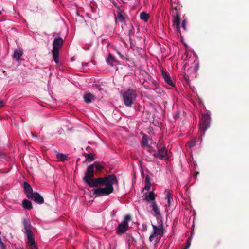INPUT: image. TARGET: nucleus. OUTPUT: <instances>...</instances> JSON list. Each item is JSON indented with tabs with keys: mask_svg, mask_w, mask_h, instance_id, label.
<instances>
[{
	"mask_svg": "<svg viewBox=\"0 0 249 249\" xmlns=\"http://www.w3.org/2000/svg\"><path fill=\"white\" fill-rule=\"evenodd\" d=\"M94 164L89 165L86 171L83 180L90 187H96L99 185H105V187H98L93 190V193L96 197L107 196L111 194L114 190L113 185H118V181L114 174L107 175L104 177L93 178Z\"/></svg>",
	"mask_w": 249,
	"mask_h": 249,
	"instance_id": "f257e3e1",
	"label": "nucleus"
},
{
	"mask_svg": "<svg viewBox=\"0 0 249 249\" xmlns=\"http://www.w3.org/2000/svg\"><path fill=\"white\" fill-rule=\"evenodd\" d=\"M137 96L136 90L133 89H128L124 92L123 95L124 104L127 107H131L135 101Z\"/></svg>",
	"mask_w": 249,
	"mask_h": 249,
	"instance_id": "f03ea898",
	"label": "nucleus"
},
{
	"mask_svg": "<svg viewBox=\"0 0 249 249\" xmlns=\"http://www.w3.org/2000/svg\"><path fill=\"white\" fill-rule=\"evenodd\" d=\"M23 225L24 226V229L25 230V232L27 235L28 240L30 244V245H34L35 242V239L33 236V233L31 231L32 226L31 225L30 219H24L23 220Z\"/></svg>",
	"mask_w": 249,
	"mask_h": 249,
	"instance_id": "7ed1b4c3",
	"label": "nucleus"
},
{
	"mask_svg": "<svg viewBox=\"0 0 249 249\" xmlns=\"http://www.w3.org/2000/svg\"><path fill=\"white\" fill-rule=\"evenodd\" d=\"M210 116L208 114H202L199 124V129L201 135H204L205 131L209 127L210 125Z\"/></svg>",
	"mask_w": 249,
	"mask_h": 249,
	"instance_id": "20e7f679",
	"label": "nucleus"
},
{
	"mask_svg": "<svg viewBox=\"0 0 249 249\" xmlns=\"http://www.w3.org/2000/svg\"><path fill=\"white\" fill-rule=\"evenodd\" d=\"M173 25L176 28L178 32L180 33V14L179 13L177 7H176L172 11Z\"/></svg>",
	"mask_w": 249,
	"mask_h": 249,
	"instance_id": "39448f33",
	"label": "nucleus"
},
{
	"mask_svg": "<svg viewBox=\"0 0 249 249\" xmlns=\"http://www.w3.org/2000/svg\"><path fill=\"white\" fill-rule=\"evenodd\" d=\"M158 151L155 152L153 154V156L159 159H167L168 157L167 156L168 151L165 147H162L161 148H158Z\"/></svg>",
	"mask_w": 249,
	"mask_h": 249,
	"instance_id": "423d86ee",
	"label": "nucleus"
},
{
	"mask_svg": "<svg viewBox=\"0 0 249 249\" xmlns=\"http://www.w3.org/2000/svg\"><path fill=\"white\" fill-rule=\"evenodd\" d=\"M152 225L153 229V232L149 237V241L152 242L154 240V238H155V241H157L159 240L157 237V236L158 235H160V236H161L163 234V229L159 228L154 225L152 224Z\"/></svg>",
	"mask_w": 249,
	"mask_h": 249,
	"instance_id": "0eeeda50",
	"label": "nucleus"
},
{
	"mask_svg": "<svg viewBox=\"0 0 249 249\" xmlns=\"http://www.w3.org/2000/svg\"><path fill=\"white\" fill-rule=\"evenodd\" d=\"M31 197L29 199L34 200L36 203L39 204H42L44 202L43 197L37 192H34Z\"/></svg>",
	"mask_w": 249,
	"mask_h": 249,
	"instance_id": "6e6552de",
	"label": "nucleus"
},
{
	"mask_svg": "<svg viewBox=\"0 0 249 249\" xmlns=\"http://www.w3.org/2000/svg\"><path fill=\"white\" fill-rule=\"evenodd\" d=\"M128 229V224L121 222L119 224L116 229V233L120 234L124 233Z\"/></svg>",
	"mask_w": 249,
	"mask_h": 249,
	"instance_id": "1a4fd4ad",
	"label": "nucleus"
},
{
	"mask_svg": "<svg viewBox=\"0 0 249 249\" xmlns=\"http://www.w3.org/2000/svg\"><path fill=\"white\" fill-rule=\"evenodd\" d=\"M24 190L25 193L26 194L27 197L28 198H32L31 196L34 193L33 191V189L31 185L27 182H24Z\"/></svg>",
	"mask_w": 249,
	"mask_h": 249,
	"instance_id": "9d476101",
	"label": "nucleus"
},
{
	"mask_svg": "<svg viewBox=\"0 0 249 249\" xmlns=\"http://www.w3.org/2000/svg\"><path fill=\"white\" fill-rule=\"evenodd\" d=\"M162 76L163 78L164 79L165 82L168 84L169 85L174 87L175 85L173 83L171 78L169 75V74L166 71L162 70Z\"/></svg>",
	"mask_w": 249,
	"mask_h": 249,
	"instance_id": "9b49d317",
	"label": "nucleus"
},
{
	"mask_svg": "<svg viewBox=\"0 0 249 249\" xmlns=\"http://www.w3.org/2000/svg\"><path fill=\"white\" fill-rule=\"evenodd\" d=\"M63 40L62 38L58 37L55 38L53 41V49L59 50L62 46Z\"/></svg>",
	"mask_w": 249,
	"mask_h": 249,
	"instance_id": "f8f14e48",
	"label": "nucleus"
},
{
	"mask_svg": "<svg viewBox=\"0 0 249 249\" xmlns=\"http://www.w3.org/2000/svg\"><path fill=\"white\" fill-rule=\"evenodd\" d=\"M83 99L86 103L89 104L95 100V96L93 94L88 92L84 95Z\"/></svg>",
	"mask_w": 249,
	"mask_h": 249,
	"instance_id": "ddd939ff",
	"label": "nucleus"
},
{
	"mask_svg": "<svg viewBox=\"0 0 249 249\" xmlns=\"http://www.w3.org/2000/svg\"><path fill=\"white\" fill-rule=\"evenodd\" d=\"M165 199L167 201L168 206L171 207L172 204V202H173V198L172 197V193L170 191H166V197Z\"/></svg>",
	"mask_w": 249,
	"mask_h": 249,
	"instance_id": "4468645a",
	"label": "nucleus"
},
{
	"mask_svg": "<svg viewBox=\"0 0 249 249\" xmlns=\"http://www.w3.org/2000/svg\"><path fill=\"white\" fill-rule=\"evenodd\" d=\"M23 51L21 50H15L14 52V58L18 61L20 57L23 55Z\"/></svg>",
	"mask_w": 249,
	"mask_h": 249,
	"instance_id": "2eb2a0df",
	"label": "nucleus"
},
{
	"mask_svg": "<svg viewBox=\"0 0 249 249\" xmlns=\"http://www.w3.org/2000/svg\"><path fill=\"white\" fill-rule=\"evenodd\" d=\"M23 207L27 210H30L33 208V206L31 202L27 199H24L22 201Z\"/></svg>",
	"mask_w": 249,
	"mask_h": 249,
	"instance_id": "dca6fc26",
	"label": "nucleus"
},
{
	"mask_svg": "<svg viewBox=\"0 0 249 249\" xmlns=\"http://www.w3.org/2000/svg\"><path fill=\"white\" fill-rule=\"evenodd\" d=\"M53 57L56 63H57L59 61V50L53 49L52 50Z\"/></svg>",
	"mask_w": 249,
	"mask_h": 249,
	"instance_id": "f3484780",
	"label": "nucleus"
},
{
	"mask_svg": "<svg viewBox=\"0 0 249 249\" xmlns=\"http://www.w3.org/2000/svg\"><path fill=\"white\" fill-rule=\"evenodd\" d=\"M155 199V195L153 191L150 192L149 194L145 197L144 200L147 201H153Z\"/></svg>",
	"mask_w": 249,
	"mask_h": 249,
	"instance_id": "a211bd4d",
	"label": "nucleus"
},
{
	"mask_svg": "<svg viewBox=\"0 0 249 249\" xmlns=\"http://www.w3.org/2000/svg\"><path fill=\"white\" fill-rule=\"evenodd\" d=\"M151 207L152 208V211L155 213L156 215H160V211L158 208V206L155 202H153Z\"/></svg>",
	"mask_w": 249,
	"mask_h": 249,
	"instance_id": "6ab92c4d",
	"label": "nucleus"
},
{
	"mask_svg": "<svg viewBox=\"0 0 249 249\" xmlns=\"http://www.w3.org/2000/svg\"><path fill=\"white\" fill-rule=\"evenodd\" d=\"M149 15L145 12H142L140 13V17L141 19L143 20L145 22L148 21L149 18Z\"/></svg>",
	"mask_w": 249,
	"mask_h": 249,
	"instance_id": "aec40b11",
	"label": "nucleus"
},
{
	"mask_svg": "<svg viewBox=\"0 0 249 249\" xmlns=\"http://www.w3.org/2000/svg\"><path fill=\"white\" fill-rule=\"evenodd\" d=\"M117 19L120 22H125V18L121 11L117 12Z\"/></svg>",
	"mask_w": 249,
	"mask_h": 249,
	"instance_id": "412c9836",
	"label": "nucleus"
},
{
	"mask_svg": "<svg viewBox=\"0 0 249 249\" xmlns=\"http://www.w3.org/2000/svg\"><path fill=\"white\" fill-rule=\"evenodd\" d=\"M93 164H94V168H95L96 171L100 172L104 168V166L101 163L95 162Z\"/></svg>",
	"mask_w": 249,
	"mask_h": 249,
	"instance_id": "4be33fe9",
	"label": "nucleus"
},
{
	"mask_svg": "<svg viewBox=\"0 0 249 249\" xmlns=\"http://www.w3.org/2000/svg\"><path fill=\"white\" fill-rule=\"evenodd\" d=\"M56 156L57 158L61 161H64L68 158L67 155L62 153H58Z\"/></svg>",
	"mask_w": 249,
	"mask_h": 249,
	"instance_id": "5701e85b",
	"label": "nucleus"
},
{
	"mask_svg": "<svg viewBox=\"0 0 249 249\" xmlns=\"http://www.w3.org/2000/svg\"><path fill=\"white\" fill-rule=\"evenodd\" d=\"M85 158H86V160L89 162H90L94 160V158L91 154H85Z\"/></svg>",
	"mask_w": 249,
	"mask_h": 249,
	"instance_id": "b1692460",
	"label": "nucleus"
},
{
	"mask_svg": "<svg viewBox=\"0 0 249 249\" xmlns=\"http://www.w3.org/2000/svg\"><path fill=\"white\" fill-rule=\"evenodd\" d=\"M114 60V57L111 54H109L108 58H107V61L108 64L111 66H113V62Z\"/></svg>",
	"mask_w": 249,
	"mask_h": 249,
	"instance_id": "393cba45",
	"label": "nucleus"
},
{
	"mask_svg": "<svg viewBox=\"0 0 249 249\" xmlns=\"http://www.w3.org/2000/svg\"><path fill=\"white\" fill-rule=\"evenodd\" d=\"M142 145L143 147H146L148 146V140L146 135H144L142 137Z\"/></svg>",
	"mask_w": 249,
	"mask_h": 249,
	"instance_id": "a878e982",
	"label": "nucleus"
},
{
	"mask_svg": "<svg viewBox=\"0 0 249 249\" xmlns=\"http://www.w3.org/2000/svg\"><path fill=\"white\" fill-rule=\"evenodd\" d=\"M191 238H192V236H191L187 239V240L186 241L185 246L184 248H183L184 249H188L190 248V247L191 246Z\"/></svg>",
	"mask_w": 249,
	"mask_h": 249,
	"instance_id": "bb28decb",
	"label": "nucleus"
},
{
	"mask_svg": "<svg viewBox=\"0 0 249 249\" xmlns=\"http://www.w3.org/2000/svg\"><path fill=\"white\" fill-rule=\"evenodd\" d=\"M196 139L192 140L188 142V146L190 148H191L196 145Z\"/></svg>",
	"mask_w": 249,
	"mask_h": 249,
	"instance_id": "cd10ccee",
	"label": "nucleus"
},
{
	"mask_svg": "<svg viewBox=\"0 0 249 249\" xmlns=\"http://www.w3.org/2000/svg\"><path fill=\"white\" fill-rule=\"evenodd\" d=\"M131 217L130 215H126L125 216L124 219L123 220L122 222L126 224L127 223L128 224V222L131 220Z\"/></svg>",
	"mask_w": 249,
	"mask_h": 249,
	"instance_id": "c85d7f7f",
	"label": "nucleus"
},
{
	"mask_svg": "<svg viewBox=\"0 0 249 249\" xmlns=\"http://www.w3.org/2000/svg\"><path fill=\"white\" fill-rule=\"evenodd\" d=\"M187 21L186 19H184L182 23V27L183 29L184 30H186L187 29Z\"/></svg>",
	"mask_w": 249,
	"mask_h": 249,
	"instance_id": "c756f323",
	"label": "nucleus"
},
{
	"mask_svg": "<svg viewBox=\"0 0 249 249\" xmlns=\"http://www.w3.org/2000/svg\"><path fill=\"white\" fill-rule=\"evenodd\" d=\"M0 246L1 249H6V247L4 244V243L2 241L1 237H0Z\"/></svg>",
	"mask_w": 249,
	"mask_h": 249,
	"instance_id": "7c9ffc66",
	"label": "nucleus"
},
{
	"mask_svg": "<svg viewBox=\"0 0 249 249\" xmlns=\"http://www.w3.org/2000/svg\"><path fill=\"white\" fill-rule=\"evenodd\" d=\"M145 184H150V177L148 175H147L145 178Z\"/></svg>",
	"mask_w": 249,
	"mask_h": 249,
	"instance_id": "2f4dec72",
	"label": "nucleus"
},
{
	"mask_svg": "<svg viewBox=\"0 0 249 249\" xmlns=\"http://www.w3.org/2000/svg\"><path fill=\"white\" fill-rule=\"evenodd\" d=\"M146 148V150L149 151V152H152L154 151V150L152 149V147L150 146H147L145 147Z\"/></svg>",
	"mask_w": 249,
	"mask_h": 249,
	"instance_id": "473e14b6",
	"label": "nucleus"
},
{
	"mask_svg": "<svg viewBox=\"0 0 249 249\" xmlns=\"http://www.w3.org/2000/svg\"><path fill=\"white\" fill-rule=\"evenodd\" d=\"M151 184H145L144 189L149 190L150 189Z\"/></svg>",
	"mask_w": 249,
	"mask_h": 249,
	"instance_id": "72a5a7b5",
	"label": "nucleus"
},
{
	"mask_svg": "<svg viewBox=\"0 0 249 249\" xmlns=\"http://www.w3.org/2000/svg\"><path fill=\"white\" fill-rule=\"evenodd\" d=\"M142 230L143 231H146L147 230V227L146 224H143L142 225Z\"/></svg>",
	"mask_w": 249,
	"mask_h": 249,
	"instance_id": "f704fd0d",
	"label": "nucleus"
},
{
	"mask_svg": "<svg viewBox=\"0 0 249 249\" xmlns=\"http://www.w3.org/2000/svg\"><path fill=\"white\" fill-rule=\"evenodd\" d=\"M95 87L97 88V89H98L99 91H101L103 90V89L100 87V86L96 85Z\"/></svg>",
	"mask_w": 249,
	"mask_h": 249,
	"instance_id": "c9c22d12",
	"label": "nucleus"
},
{
	"mask_svg": "<svg viewBox=\"0 0 249 249\" xmlns=\"http://www.w3.org/2000/svg\"><path fill=\"white\" fill-rule=\"evenodd\" d=\"M32 246V249H38L37 247L34 244L33 245H31Z\"/></svg>",
	"mask_w": 249,
	"mask_h": 249,
	"instance_id": "e433bc0d",
	"label": "nucleus"
},
{
	"mask_svg": "<svg viewBox=\"0 0 249 249\" xmlns=\"http://www.w3.org/2000/svg\"><path fill=\"white\" fill-rule=\"evenodd\" d=\"M4 103L3 101H0V107H2L4 106Z\"/></svg>",
	"mask_w": 249,
	"mask_h": 249,
	"instance_id": "4c0bfd02",
	"label": "nucleus"
},
{
	"mask_svg": "<svg viewBox=\"0 0 249 249\" xmlns=\"http://www.w3.org/2000/svg\"><path fill=\"white\" fill-rule=\"evenodd\" d=\"M3 74H4V75H5L7 74V72H6V71H3Z\"/></svg>",
	"mask_w": 249,
	"mask_h": 249,
	"instance_id": "58836bf2",
	"label": "nucleus"
},
{
	"mask_svg": "<svg viewBox=\"0 0 249 249\" xmlns=\"http://www.w3.org/2000/svg\"><path fill=\"white\" fill-rule=\"evenodd\" d=\"M31 134H32V136L33 137H36V135H35L32 132Z\"/></svg>",
	"mask_w": 249,
	"mask_h": 249,
	"instance_id": "ea45409f",
	"label": "nucleus"
},
{
	"mask_svg": "<svg viewBox=\"0 0 249 249\" xmlns=\"http://www.w3.org/2000/svg\"><path fill=\"white\" fill-rule=\"evenodd\" d=\"M119 53V54L121 56V57L122 58H123V55H122V54H121L120 53Z\"/></svg>",
	"mask_w": 249,
	"mask_h": 249,
	"instance_id": "a19ab883",
	"label": "nucleus"
},
{
	"mask_svg": "<svg viewBox=\"0 0 249 249\" xmlns=\"http://www.w3.org/2000/svg\"><path fill=\"white\" fill-rule=\"evenodd\" d=\"M182 249H184L183 248H182Z\"/></svg>",
	"mask_w": 249,
	"mask_h": 249,
	"instance_id": "79ce46f5",
	"label": "nucleus"
}]
</instances>
